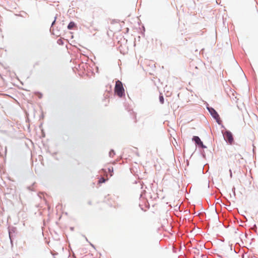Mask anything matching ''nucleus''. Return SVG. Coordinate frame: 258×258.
I'll return each instance as SVG.
<instances>
[{
	"label": "nucleus",
	"mask_w": 258,
	"mask_h": 258,
	"mask_svg": "<svg viewBox=\"0 0 258 258\" xmlns=\"http://www.w3.org/2000/svg\"><path fill=\"white\" fill-rule=\"evenodd\" d=\"M114 91L119 97H121L124 94V89L121 81L118 80L116 82Z\"/></svg>",
	"instance_id": "obj_1"
},
{
	"label": "nucleus",
	"mask_w": 258,
	"mask_h": 258,
	"mask_svg": "<svg viewBox=\"0 0 258 258\" xmlns=\"http://www.w3.org/2000/svg\"><path fill=\"white\" fill-rule=\"evenodd\" d=\"M223 136H224L225 140L227 142H228L231 145L233 144V143L234 142L233 135L230 131H226L223 134Z\"/></svg>",
	"instance_id": "obj_2"
},
{
	"label": "nucleus",
	"mask_w": 258,
	"mask_h": 258,
	"mask_svg": "<svg viewBox=\"0 0 258 258\" xmlns=\"http://www.w3.org/2000/svg\"><path fill=\"white\" fill-rule=\"evenodd\" d=\"M208 109L213 117L216 120L218 124H220L221 122L220 117L216 111L212 108H208Z\"/></svg>",
	"instance_id": "obj_3"
},
{
	"label": "nucleus",
	"mask_w": 258,
	"mask_h": 258,
	"mask_svg": "<svg viewBox=\"0 0 258 258\" xmlns=\"http://www.w3.org/2000/svg\"><path fill=\"white\" fill-rule=\"evenodd\" d=\"M192 141H195L196 144L202 147V148H206L205 146L203 145V142L201 141L200 138L198 136H194Z\"/></svg>",
	"instance_id": "obj_4"
},
{
	"label": "nucleus",
	"mask_w": 258,
	"mask_h": 258,
	"mask_svg": "<svg viewBox=\"0 0 258 258\" xmlns=\"http://www.w3.org/2000/svg\"><path fill=\"white\" fill-rule=\"evenodd\" d=\"M75 26V24L73 22H71L68 26V28L70 30H71L72 29H73V28Z\"/></svg>",
	"instance_id": "obj_5"
},
{
	"label": "nucleus",
	"mask_w": 258,
	"mask_h": 258,
	"mask_svg": "<svg viewBox=\"0 0 258 258\" xmlns=\"http://www.w3.org/2000/svg\"><path fill=\"white\" fill-rule=\"evenodd\" d=\"M107 180H108V178H105L104 177H101L99 180L98 182H99V183H104V182H105Z\"/></svg>",
	"instance_id": "obj_6"
},
{
	"label": "nucleus",
	"mask_w": 258,
	"mask_h": 258,
	"mask_svg": "<svg viewBox=\"0 0 258 258\" xmlns=\"http://www.w3.org/2000/svg\"><path fill=\"white\" fill-rule=\"evenodd\" d=\"M108 172L110 173V176H112V172L113 171V168L112 167H109L107 168Z\"/></svg>",
	"instance_id": "obj_7"
},
{
	"label": "nucleus",
	"mask_w": 258,
	"mask_h": 258,
	"mask_svg": "<svg viewBox=\"0 0 258 258\" xmlns=\"http://www.w3.org/2000/svg\"><path fill=\"white\" fill-rule=\"evenodd\" d=\"M35 94L40 99L42 97V94L40 92H36Z\"/></svg>",
	"instance_id": "obj_8"
},
{
	"label": "nucleus",
	"mask_w": 258,
	"mask_h": 258,
	"mask_svg": "<svg viewBox=\"0 0 258 258\" xmlns=\"http://www.w3.org/2000/svg\"><path fill=\"white\" fill-rule=\"evenodd\" d=\"M115 155V152L113 150H111L109 152V156L110 157H113Z\"/></svg>",
	"instance_id": "obj_9"
},
{
	"label": "nucleus",
	"mask_w": 258,
	"mask_h": 258,
	"mask_svg": "<svg viewBox=\"0 0 258 258\" xmlns=\"http://www.w3.org/2000/svg\"><path fill=\"white\" fill-rule=\"evenodd\" d=\"M160 101L162 104L164 103V98L162 96H160L159 97Z\"/></svg>",
	"instance_id": "obj_10"
},
{
	"label": "nucleus",
	"mask_w": 258,
	"mask_h": 258,
	"mask_svg": "<svg viewBox=\"0 0 258 258\" xmlns=\"http://www.w3.org/2000/svg\"><path fill=\"white\" fill-rule=\"evenodd\" d=\"M230 176H232V173H231V170H230Z\"/></svg>",
	"instance_id": "obj_11"
},
{
	"label": "nucleus",
	"mask_w": 258,
	"mask_h": 258,
	"mask_svg": "<svg viewBox=\"0 0 258 258\" xmlns=\"http://www.w3.org/2000/svg\"><path fill=\"white\" fill-rule=\"evenodd\" d=\"M102 171H103V172H105V171L104 170V169H102Z\"/></svg>",
	"instance_id": "obj_12"
}]
</instances>
